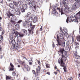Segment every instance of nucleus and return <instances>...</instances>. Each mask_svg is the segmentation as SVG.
Listing matches in <instances>:
<instances>
[{"label": "nucleus", "instance_id": "1", "mask_svg": "<svg viewBox=\"0 0 80 80\" xmlns=\"http://www.w3.org/2000/svg\"><path fill=\"white\" fill-rule=\"evenodd\" d=\"M65 52V54L64 56L63 55V52ZM58 52L60 53H61L62 54V60H63L64 61H66L67 60V58L68 57V55H67V52L65 51V49L64 48H61L60 49H59Z\"/></svg>", "mask_w": 80, "mask_h": 80}, {"label": "nucleus", "instance_id": "2", "mask_svg": "<svg viewBox=\"0 0 80 80\" xmlns=\"http://www.w3.org/2000/svg\"><path fill=\"white\" fill-rule=\"evenodd\" d=\"M62 3L63 4V6L65 7L64 11L63 10V8H62L60 10V8H57V9L58 10L59 12H60L61 13V15L64 14H65L64 12H67L68 10V6L67 5V3L65 2H62Z\"/></svg>", "mask_w": 80, "mask_h": 80}, {"label": "nucleus", "instance_id": "3", "mask_svg": "<svg viewBox=\"0 0 80 80\" xmlns=\"http://www.w3.org/2000/svg\"><path fill=\"white\" fill-rule=\"evenodd\" d=\"M58 63H59V64H60L61 67H64L63 68V69L64 70V72H67L66 71V70H67V68H66V66H65V63L63 62V59H62V58H59L58 60Z\"/></svg>", "mask_w": 80, "mask_h": 80}, {"label": "nucleus", "instance_id": "4", "mask_svg": "<svg viewBox=\"0 0 80 80\" xmlns=\"http://www.w3.org/2000/svg\"><path fill=\"white\" fill-rule=\"evenodd\" d=\"M41 71V68H40V66H38V68H36V72L34 70H32V72L33 74H35L36 76H38V73H40Z\"/></svg>", "mask_w": 80, "mask_h": 80}, {"label": "nucleus", "instance_id": "5", "mask_svg": "<svg viewBox=\"0 0 80 80\" xmlns=\"http://www.w3.org/2000/svg\"><path fill=\"white\" fill-rule=\"evenodd\" d=\"M30 26L31 28H29L28 29V31H29V34H32V35H33V30L35 29V25H33L32 23H31L30 24Z\"/></svg>", "mask_w": 80, "mask_h": 80}, {"label": "nucleus", "instance_id": "6", "mask_svg": "<svg viewBox=\"0 0 80 80\" xmlns=\"http://www.w3.org/2000/svg\"><path fill=\"white\" fill-rule=\"evenodd\" d=\"M32 6H33L34 9L36 10L37 8H39V7L38 6H37V2L35 1V0H33L31 3Z\"/></svg>", "mask_w": 80, "mask_h": 80}, {"label": "nucleus", "instance_id": "7", "mask_svg": "<svg viewBox=\"0 0 80 80\" xmlns=\"http://www.w3.org/2000/svg\"><path fill=\"white\" fill-rule=\"evenodd\" d=\"M21 43H17V45H15L14 46H12V47L13 49L16 50H19L20 48V47Z\"/></svg>", "mask_w": 80, "mask_h": 80}, {"label": "nucleus", "instance_id": "8", "mask_svg": "<svg viewBox=\"0 0 80 80\" xmlns=\"http://www.w3.org/2000/svg\"><path fill=\"white\" fill-rule=\"evenodd\" d=\"M30 25V23H29V22H28L27 21H25V22L23 24V26L25 27H29Z\"/></svg>", "mask_w": 80, "mask_h": 80}, {"label": "nucleus", "instance_id": "9", "mask_svg": "<svg viewBox=\"0 0 80 80\" xmlns=\"http://www.w3.org/2000/svg\"><path fill=\"white\" fill-rule=\"evenodd\" d=\"M10 65L11 67H9L8 69L9 71H14V66L13 65L12 63L10 62Z\"/></svg>", "mask_w": 80, "mask_h": 80}, {"label": "nucleus", "instance_id": "10", "mask_svg": "<svg viewBox=\"0 0 80 80\" xmlns=\"http://www.w3.org/2000/svg\"><path fill=\"white\" fill-rule=\"evenodd\" d=\"M52 13V14H54V15L56 17H58V13L56 11L55 9H53Z\"/></svg>", "mask_w": 80, "mask_h": 80}, {"label": "nucleus", "instance_id": "11", "mask_svg": "<svg viewBox=\"0 0 80 80\" xmlns=\"http://www.w3.org/2000/svg\"><path fill=\"white\" fill-rule=\"evenodd\" d=\"M18 40L17 43H21V40H22V37L19 36L17 37Z\"/></svg>", "mask_w": 80, "mask_h": 80}, {"label": "nucleus", "instance_id": "12", "mask_svg": "<svg viewBox=\"0 0 80 80\" xmlns=\"http://www.w3.org/2000/svg\"><path fill=\"white\" fill-rule=\"evenodd\" d=\"M80 11L77 13L75 16V18L79 20L80 19Z\"/></svg>", "mask_w": 80, "mask_h": 80}, {"label": "nucleus", "instance_id": "13", "mask_svg": "<svg viewBox=\"0 0 80 80\" xmlns=\"http://www.w3.org/2000/svg\"><path fill=\"white\" fill-rule=\"evenodd\" d=\"M9 43L10 45H11V44H12V45H15V43H16V42H15V41L14 40H9Z\"/></svg>", "mask_w": 80, "mask_h": 80}, {"label": "nucleus", "instance_id": "14", "mask_svg": "<svg viewBox=\"0 0 80 80\" xmlns=\"http://www.w3.org/2000/svg\"><path fill=\"white\" fill-rule=\"evenodd\" d=\"M68 22H73V20H72V19L71 18H67L66 20V22L68 23Z\"/></svg>", "mask_w": 80, "mask_h": 80}, {"label": "nucleus", "instance_id": "15", "mask_svg": "<svg viewBox=\"0 0 80 80\" xmlns=\"http://www.w3.org/2000/svg\"><path fill=\"white\" fill-rule=\"evenodd\" d=\"M74 55L75 57V58L76 59H80V56L78 55L77 54V52H75L74 53Z\"/></svg>", "mask_w": 80, "mask_h": 80}, {"label": "nucleus", "instance_id": "16", "mask_svg": "<svg viewBox=\"0 0 80 80\" xmlns=\"http://www.w3.org/2000/svg\"><path fill=\"white\" fill-rule=\"evenodd\" d=\"M25 3L27 5H30L31 4V0H27L25 1Z\"/></svg>", "mask_w": 80, "mask_h": 80}, {"label": "nucleus", "instance_id": "17", "mask_svg": "<svg viewBox=\"0 0 80 80\" xmlns=\"http://www.w3.org/2000/svg\"><path fill=\"white\" fill-rule=\"evenodd\" d=\"M57 42H58L57 46H58V45L60 46V45H61V42H60L59 41V37H58V35L57 36Z\"/></svg>", "mask_w": 80, "mask_h": 80}, {"label": "nucleus", "instance_id": "18", "mask_svg": "<svg viewBox=\"0 0 80 80\" xmlns=\"http://www.w3.org/2000/svg\"><path fill=\"white\" fill-rule=\"evenodd\" d=\"M9 7L12 9H15V7H14V5L12 3H11L9 4Z\"/></svg>", "mask_w": 80, "mask_h": 80}, {"label": "nucleus", "instance_id": "19", "mask_svg": "<svg viewBox=\"0 0 80 80\" xmlns=\"http://www.w3.org/2000/svg\"><path fill=\"white\" fill-rule=\"evenodd\" d=\"M28 22H29V23H30V24H31V23H32V20L33 19L31 17L28 18Z\"/></svg>", "mask_w": 80, "mask_h": 80}, {"label": "nucleus", "instance_id": "20", "mask_svg": "<svg viewBox=\"0 0 80 80\" xmlns=\"http://www.w3.org/2000/svg\"><path fill=\"white\" fill-rule=\"evenodd\" d=\"M31 13L30 12H28L26 16L25 17V18H30V17H31Z\"/></svg>", "mask_w": 80, "mask_h": 80}, {"label": "nucleus", "instance_id": "21", "mask_svg": "<svg viewBox=\"0 0 80 80\" xmlns=\"http://www.w3.org/2000/svg\"><path fill=\"white\" fill-rule=\"evenodd\" d=\"M59 36L60 39H63V34L62 33H59Z\"/></svg>", "mask_w": 80, "mask_h": 80}, {"label": "nucleus", "instance_id": "22", "mask_svg": "<svg viewBox=\"0 0 80 80\" xmlns=\"http://www.w3.org/2000/svg\"><path fill=\"white\" fill-rule=\"evenodd\" d=\"M37 21H38V18H37L36 16L34 17L33 20V22L34 23H36Z\"/></svg>", "mask_w": 80, "mask_h": 80}, {"label": "nucleus", "instance_id": "23", "mask_svg": "<svg viewBox=\"0 0 80 80\" xmlns=\"http://www.w3.org/2000/svg\"><path fill=\"white\" fill-rule=\"evenodd\" d=\"M7 15L8 17L9 18H10V16H12L13 14L11 13V12H8V14H7Z\"/></svg>", "mask_w": 80, "mask_h": 80}, {"label": "nucleus", "instance_id": "24", "mask_svg": "<svg viewBox=\"0 0 80 80\" xmlns=\"http://www.w3.org/2000/svg\"><path fill=\"white\" fill-rule=\"evenodd\" d=\"M22 8H24V9H27V5L26 4L22 5Z\"/></svg>", "mask_w": 80, "mask_h": 80}, {"label": "nucleus", "instance_id": "25", "mask_svg": "<svg viewBox=\"0 0 80 80\" xmlns=\"http://www.w3.org/2000/svg\"><path fill=\"white\" fill-rule=\"evenodd\" d=\"M74 4H75L77 8H79L80 7V5L78 2H75L74 3Z\"/></svg>", "mask_w": 80, "mask_h": 80}, {"label": "nucleus", "instance_id": "26", "mask_svg": "<svg viewBox=\"0 0 80 80\" xmlns=\"http://www.w3.org/2000/svg\"><path fill=\"white\" fill-rule=\"evenodd\" d=\"M12 78V77L10 76H6V80H10Z\"/></svg>", "mask_w": 80, "mask_h": 80}, {"label": "nucleus", "instance_id": "27", "mask_svg": "<svg viewBox=\"0 0 80 80\" xmlns=\"http://www.w3.org/2000/svg\"><path fill=\"white\" fill-rule=\"evenodd\" d=\"M78 19L75 18V19L73 20V22H75L76 23H78Z\"/></svg>", "mask_w": 80, "mask_h": 80}, {"label": "nucleus", "instance_id": "28", "mask_svg": "<svg viewBox=\"0 0 80 80\" xmlns=\"http://www.w3.org/2000/svg\"><path fill=\"white\" fill-rule=\"evenodd\" d=\"M15 28L16 30H18L20 28L19 25L17 24L16 25H15Z\"/></svg>", "mask_w": 80, "mask_h": 80}, {"label": "nucleus", "instance_id": "29", "mask_svg": "<svg viewBox=\"0 0 80 80\" xmlns=\"http://www.w3.org/2000/svg\"><path fill=\"white\" fill-rule=\"evenodd\" d=\"M11 19L12 20L15 21L16 20H17V18L16 17L13 16L11 18Z\"/></svg>", "mask_w": 80, "mask_h": 80}, {"label": "nucleus", "instance_id": "30", "mask_svg": "<svg viewBox=\"0 0 80 80\" xmlns=\"http://www.w3.org/2000/svg\"><path fill=\"white\" fill-rule=\"evenodd\" d=\"M68 11H69V12H73V8H71V7H69L68 8Z\"/></svg>", "mask_w": 80, "mask_h": 80}, {"label": "nucleus", "instance_id": "31", "mask_svg": "<svg viewBox=\"0 0 80 80\" xmlns=\"http://www.w3.org/2000/svg\"><path fill=\"white\" fill-rule=\"evenodd\" d=\"M22 31L24 33H25L26 35H27V31L25 29H22Z\"/></svg>", "mask_w": 80, "mask_h": 80}, {"label": "nucleus", "instance_id": "32", "mask_svg": "<svg viewBox=\"0 0 80 80\" xmlns=\"http://www.w3.org/2000/svg\"><path fill=\"white\" fill-rule=\"evenodd\" d=\"M76 39L78 42H80V35L77 36Z\"/></svg>", "mask_w": 80, "mask_h": 80}, {"label": "nucleus", "instance_id": "33", "mask_svg": "<svg viewBox=\"0 0 80 80\" xmlns=\"http://www.w3.org/2000/svg\"><path fill=\"white\" fill-rule=\"evenodd\" d=\"M19 36L21 37H23L24 34L21 32L19 33Z\"/></svg>", "mask_w": 80, "mask_h": 80}, {"label": "nucleus", "instance_id": "34", "mask_svg": "<svg viewBox=\"0 0 80 80\" xmlns=\"http://www.w3.org/2000/svg\"><path fill=\"white\" fill-rule=\"evenodd\" d=\"M10 40H13V36L12 35H10L9 36Z\"/></svg>", "mask_w": 80, "mask_h": 80}, {"label": "nucleus", "instance_id": "35", "mask_svg": "<svg viewBox=\"0 0 80 80\" xmlns=\"http://www.w3.org/2000/svg\"><path fill=\"white\" fill-rule=\"evenodd\" d=\"M74 10H75L76 8H77V7H76V6L75 5V4L72 5V7Z\"/></svg>", "mask_w": 80, "mask_h": 80}, {"label": "nucleus", "instance_id": "36", "mask_svg": "<svg viewBox=\"0 0 80 80\" xmlns=\"http://www.w3.org/2000/svg\"><path fill=\"white\" fill-rule=\"evenodd\" d=\"M72 43H73L74 42V40H75V37L74 36H73V35H72Z\"/></svg>", "mask_w": 80, "mask_h": 80}, {"label": "nucleus", "instance_id": "37", "mask_svg": "<svg viewBox=\"0 0 80 80\" xmlns=\"http://www.w3.org/2000/svg\"><path fill=\"white\" fill-rule=\"evenodd\" d=\"M13 3L16 6H17V5H18V2H17L16 1H13Z\"/></svg>", "mask_w": 80, "mask_h": 80}, {"label": "nucleus", "instance_id": "38", "mask_svg": "<svg viewBox=\"0 0 80 80\" xmlns=\"http://www.w3.org/2000/svg\"><path fill=\"white\" fill-rule=\"evenodd\" d=\"M19 35V33L18 32H15V37H17L18 35Z\"/></svg>", "mask_w": 80, "mask_h": 80}, {"label": "nucleus", "instance_id": "39", "mask_svg": "<svg viewBox=\"0 0 80 80\" xmlns=\"http://www.w3.org/2000/svg\"><path fill=\"white\" fill-rule=\"evenodd\" d=\"M63 30L64 32H65V33H67V32H68V30H67V29L66 28H64L63 29Z\"/></svg>", "mask_w": 80, "mask_h": 80}, {"label": "nucleus", "instance_id": "40", "mask_svg": "<svg viewBox=\"0 0 80 80\" xmlns=\"http://www.w3.org/2000/svg\"><path fill=\"white\" fill-rule=\"evenodd\" d=\"M46 68H50V65L49 64H46Z\"/></svg>", "mask_w": 80, "mask_h": 80}, {"label": "nucleus", "instance_id": "41", "mask_svg": "<svg viewBox=\"0 0 80 80\" xmlns=\"http://www.w3.org/2000/svg\"><path fill=\"white\" fill-rule=\"evenodd\" d=\"M13 72H12V75L13 76H16V73H15V71H13Z\"/></svg>", "mask_w": 80, "mask_h": 80}, {"label": "nucleus", "instance_id": "42", "mask_svg": "<svg viewBox=\"0 0 80 80\" xmlns=\"http://www.w3.org/2000/svg\"><path fill=\"white\" fill-rule=\"evenodd\" d=\"M3 58V55H2V52H0V58L2 59Z\"/></svg>", "mask_w": 80, "mask_h": 80}, {"label": "nucleus", "instance_id": "43", "mask_svg": "<svg viewBox=\"0 0 80 80\" xmlns=\"http://www.w3.org/2000/svg\"><path fill=\"white\" fill-rule=\"evenodd\" d=\"M62 47H65V42H62Z\"/></svg>", "mask_w": 80, "mask_h": 80}, {"label": "nucleus", "instance_id": "44", "mask_svg": "<svg viewBox=\"0 0 80 80\" xmlns=\"http://www.w3.org/2000/svg\"><path fill=\"white\" fill-rule=\"evenodd\" d=\"M25 12V9L23 8H22L21 9V12H22L23 13V12Z\"/></svg>", "mask_w": 80, "mask_h": 80}, {"label": "nucleus", "instance_id": "45", "mask_svg": "<svg viewBox=\"0 0 80 80\" xmlns=\"http://www.w3.org/2000/svg\"><path fill=\"white\" fill-rule=\"evenodd\" d=\"M3 36H2V35H0V40H3Z\"/></svg>", "mask_w": 80, "mask_h": 80}, {"label": "nucleus", "instance_id": "46", "mask_svg": "<svg viewBox=\"0 0 80 80\" xmlns=\"http://www.w3.org/2000/svg\"><path fill=\"white\" fill-rule=\"evenodd\" d=\"M75 1L77 2V3L80 4V0H75Z\"/></svg>", "mask_w": 80, "mask_h": 80}, {"label": "nucleus", "instance_id": "47", "mask_svg": "<svg viewBox=\"0 0 80 80\" xmlns=\"http://www.w3.org/2000/svg\"><path fill=\"white\" fill-rule=\"evenodd\" d=\"M67 80H73V78L72 77L68 78Z\"/></svg>", "mask_w": 80, "mask_h": 80}, {"label": "nucleus", "instance_id": "48", "mask_svg": "<svg viewBox=\"0 0 80 80\" xmlns=\"http://www.w3.org/2000/svg\"><path fill=\"white\" fill-rule=\"evenodd\" d=\"M18 3H19V4H20V5H21V4H22V3H23V2L22 1H20L18 2Z\"/></svg>", "mask_w": 80, "mask_h": 80}, {"label": "nucleus", "instance_id": "49", "mask_svg": "<svg viewBox=\"0 0 80 80\" xmlns=\"http://www.w3.org/2000/svg\"><path fill=\"white\" fill-rule=\"evenodd\" d=\"M66 44L67 45H69V44H70V42H69V41H68L67 42Z\"/></svg>", "mask_w": 80, "mask_h": 80}, {"label": "nucleus", "instance_id": "50", "mask_svg": "<svg viewBox=\"0 0 80 80\" xmlns=\"http://www.w3.org/2000/svg\"><path fill=\"white\" fill-rule=\"evenodd\" d=\"M27 68H26V69L27 71H28L29 70V68L28 67V66H27Z\"/></svg>", "mask_w": 80, "mask_h": 80}, {"label": "nucleus", "instance_id": "51", "mask_svg": "<svg viewBox=\"0 0 80 80\" xmlns=\"http://www.w3.org/2000/svg\"><path fill=\"white\" fill-rule=\"evenodd\" d=\"M10 22H11V23H12V24L13 23H15V21H13V20H11Z\"/></svg>", "mask_w": 80, "mask_h": 80}, {"label": "nucleus", "instance_id": "52", "mask_svg": "<svg viewBox=\"0 0 80 80\" xmlns=\"http://www.w3.org/2000/svg\"><path fill=\"white\" fill-rule=\"evenodd\" d=\"M24 63H25V62H23L22 61H20V63H21V64H22V65H23V64H24Z\"/></svg>", "mask_w": 80, "mask_h": 80}, {"label": "nucleus", "instance_id": "53", "mask_svg": "<svg viewBox=\"0 0 80 80\" xmlns=\"http://www.w3.org/2000/svg\"><path fill=\"white\" fill-rule=\"evenodd\" d=\"M17 15H20V11H17Z\"/></svg>", "mask_w": 80, "mask_h": 80}, {"label": "nucleus", "instance_id": "54", "mask_svg": "<svg viewBox=\"0 0 80 80\" xmlns=\"http://www.w3.org/2000/svg\"><path fill=\"white\" fill-rule=\"evenodd\" d=\"M4 33H5V30H3L2 33V35H3V34H4Z\"/></svg>", "mask_w": 80, "mask_h": 80}, {"label": "nucleus", "instance_id": "55", "mask_svg": "<svg viewBox=\"0 0 80 80\" xmlns=\"http://www.w3.org/2000/svg\"><path fill=\"white\" fill-rule=\"evenodd\" d=\"M40 2H41L42 3H43V0H38Z\"/></svg>", "mask_w": 80, "mask_h": 80}, {"label": "nucleus", "instance_id": "56", "mask_svg": "<svg viewBox=\"0 0 80 80\" xmlns=\"http://www.w3.org/2000/svg\"><path fill=\"white\" fill-rule=\"evenodd\" d=\"M60 30L62 32V33H64L63 31V30H62V28L61 27H60Z\"/></svg>", "mask_w": 80, "mask_h": 80}, {"label": "nucleus", "instance_id": "57", "mask_svg": "<svg viewBox=\"0 0 80 80\" xmlns=\"http://www.w3.org/2000/svg\"><path fill=\"white\" fill-rule=\"evenodd\" d=\"M3 30V28L2 27H0V32L2 31Z\"/></svg>", "mask_w": 80, "mask_h": 80}, {"label": "nucleus", "instance_id": "58", "mask_svg": "<svg viewBox=\"0 0 80 80\" xmlns=\"http://www.w3.org/2000/svg\"><path fill=\"white\" fill-rule=\"evenodd\" d=\"M0 52H2V48L1 46H0Z\"/></svg>", "mask_w": 80, "mask_h": 80}, {"label": "nucleus", "instance_id": "59", "mask_svg": "<svg viewBox=\"0 0 80 80\" xmlns=\"http://www.w3.org/2000/svg\"><path fill=\"white\" fill-rule=\"evenodd\" d=\"M30 62H33V61L32 60V58H30V60L29 61V62H30Z\"/></svg>", "mask_w": 80, "mask_h": 80}, {"label": "nucleus", "instance_id": "60", "mask_svg": "<svg viewBox=\"0 0 80 80\" xmlns=\"http://www.w3.org/2000/svg\"><path fill=\"white\" fill-rule=\"evenodd\" d=\"M79 45V44L78 43L75 42V45Z\"/></svg>", "mask_w": 80, "mask_h": 80}, {"label": "nucleus", "instance_id": "61", "mask_svg": "<svg viewBox=\"0 0 80 80\" xmlns=\"http://www.w3.org/2000/svg\"><path fill=\"white\" fill-rule=\"evenodd\" d=\"M42 28H43V27L42 26H41V28L40 29V31H42V30L43 29H42Z\"/></svg>", "mask_w": 80, "mask_h": 80}, {"label": "nucleus", "instance_id": "62", "mask_svg": "<svg viewBox=\"0 0 80 80\" xmlns=\"http://www.w3.org/2000/svg\"><path fill=\"white\" fill-rule=\"evenodd\" d=\"M22 22V20H19L18 22L17 23H20Z\"/></svg>", "mask_w": 80, "mask_h": 80}, {"label": "nucleus", "instance_id": "63", "mask_svg": "<svg viewBox=\"0 0 80 80\" xmlns=\"http://www.w3.org/2000/svg\"><path fill=\"white\" fill-rule=\"evenodd\" d=\"M37 61H38V63L39 64V65H40L41 64L40 61L38 60Z\"/></svg>", "mask_w": 80, "mask_h": 80}, {"label": "nucleus", "instance_id": "64", "mask_svg": "<svg viewBox=\"0 0 80 80\" xmlns=\"http://www.w3.org/2000/svg\"><path fill=\"white\" fill-rule=\"evenodd\" d=\"M54 73L55 75H57V74L58 73V72H55Z\"/></svg>", "mask_w": 80, "mask_h": 80}]
</instances>
